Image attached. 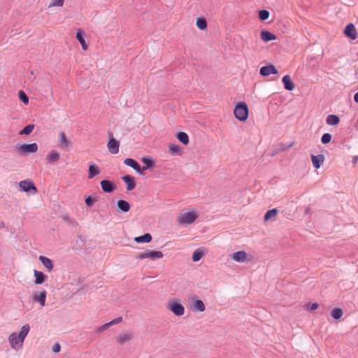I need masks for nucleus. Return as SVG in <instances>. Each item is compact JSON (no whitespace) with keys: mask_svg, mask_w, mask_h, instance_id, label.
Listing matches in <instances>:
<instances>
[{"mask_svg":"<svg viewBox=\"0 0 358 358\" xmlns=\"http://www.w3.org/2000/svg\"><path fill=\"white\" fill-rule=\"evenodd\" d=\"M117 206L120 211L127 213L129 211L131 206L129 203L124 199H120L117 202Z\"/></svg>","mask_w":358,"mask_h":358,"instance_id":"6ab92c4d","label":"nucleus"},{"mask_svg":"<svg viewBox=\"0 0 358 358\" xmlns=\"http://www.w3.org/2000/svg\"><path fill=\"white\" fill-rule=\"evenodd\" d=\"M178 140L184 145H187L189 142V136L184 131H179L176 134Z\"/></svg>","mask_w":358,"mask_h":358,"instance_id":"2f4dec72","label":"nucleus"},{"mask_svg":"<svg viewBox=\"0 0 358 358\" xmlns=\"http://www.w3.org/2000/svg\"><path fill=\"white\" fill-rule=\"evenodd\" d=\"M18 97L24 104L27 105L29 103V97L23 90L18 92Z\"/></svg>","mask_w":358,"mask_h":358,"instance_id":"58836bf2","label":"nucleus"},{"mask_svg":"<svg viewBox=\"0 0 358 358\" xmlns=\"http://www.w3.org/2000/svg\"><path fill=\"white\" fill-rule=\"evenodd\" d=\"M282 82L286 90L292 91L294 89V83L292 82L289 75H285L282 77Z\"/></svg>","mask_w":358,"mask_h":358,"instance_id":"f3484780","label":"nucleus"},{"mask_svg":"<svg viewBox=\"0 0 358 358\" xmlns=\"http://www.w3.org/2000/svg\"><path fill=\"white\" fill-rule=\"evenodd\" d=\"M278 73V71L273 64L264 66L259 69V74L264 77L268 76L271 74H277Z\"/></svg>","mask_w":358,"mask_h":358,"instance_id":"6e6552de","label":"nucleus"},{"mask_svg":"<svg viewBox=\"0 0 358 358\" xmlns=\"http://www.w3.org/2000/svg\"><path fill=\"white\" fill-rule=\"evenodd\" d=\"M20 189L22 192H29L33 191L36 192L37 188L34 183L31 180H24L19 182Z\"/></svg>","mask_w":358,"mask_h":358,"instance_id":"423d86ee","label":"nucleus"},{"mask_svg":"<svg viewBox=\"0 0 358 358\" xmlns=\"http://www.w3.org/2000/svg\"><path fill=\"white\" fill-rule=\"evenodd\" d=\"M30 330V326L29 324H26L23 325L20 331V332L17 334L18 335V339L21 341L22 343L24 342L26 336L29 334Z\"/></svg>","mask_w":358,"mask_h":358,"instance_id":"412c9836","label":"nucleus"},{"mask_svg":"<svg viewBox=\"0 0 358 358\" xmlns=\"http://www.w3.org/2000/svg\"><path fill=\"white\" fill-rule=\"evenodd\" d=\"M269 15H270V13L267 10L263 9V10H260L259 11V14H258L259 18L262 21H265V20H268L269 17Z\"/></svg>","mask_w":358,"mask_h":358,"instance_id":"ea45409f","label":"nucleus"},{"mask_svg":"<svg viewBox=\"0 0 358 358\" xmlns=\"http://www.w3.org/2000/svg\"><path fill=\"white\" fill-rule=\"evenodd\" d=\"M164 256L161 251H154L151 250H145L144 252L139 253L138 257L141 259L149 258L150 259H160Z\"/></svg>","mask_w":358,"mask_h":358,"instance_id":"39448f33","label":"nucleus"},{"mask_svg":"<svg viewBox=\"0 0 358 358\" xmlns=\"http://www.w3.org/2000/svg\"><path fill=\"white\" fill-rule=\"evenodd\" d=\"M122 321V317H117L116 318H115L114 320H111L110 322V325H113V324H118L120 322H121Z\"/></svg>","mask_w":358,"mask_h":358,"instance_id":"49530a36","label":"nucleus"},{"mask_svg":"<svg viewBox=\"0 0 358 358\" xmlns=\"http://www.w3.org/2000/svg\"><path fill=\"white\" fill-rule=\"evenodd\" d=\"M80 45H81V46H82V48H83L84 50H87L88 46H87V43H86V42H85V41H83V43H80Z\"/></svg>","mask_w":358,"mask_h":358,"instance_id":"8fccbe9b","label":"nucleus"},{"mask_svg":"<svg viewBox=\"0 0 358 358\" xmlns=\"http://www.w3.org/2000/svg\"><path fill=\"white\" fill-rule=\"evenodd\" d=\"M278 213V210L276 208H273L271 210H268L264 215V221H268L269 220L274 218L276 217Z\"/></svg>","mask_w":358,"mask_h":358,"instance_id":"72a5a7b5","label":"nucleus"},{"mask_svg":"<svg viewBox=\"0 0 358 358\" xmlns=\"http://www.w3.org/2000/svg\"><path fill=\"white\" fill-rule=\"evenodd\" d=\"M121 178L125 182L127 191H131L136 187V183L134 177L129 175H126L122 176Z\"/></svg>","mask_w":358,"mask_h":358,"instance_id":"f8f14e48","label":"nucleus"},{"mask_svg":"<svg viewBox=\"0 0 358 358\" xmlns=\"http://www.w3.org/2000/svg\"><path fill=\"white\" fill-rule=\"evenodd\" d=\"M357 159H358V157H357V156L354 157V158H353V159H352V162H353L354 163H356V162H357Z\"/></svg>","mask_w":358,"mask_h":358,"instance_id":"864d4df0","label":"nucleus"},{"mask_svg":"<svg viewBox=\"0 0 358 358\" xmlns=\"http://www.w3.org/2000/svg\"><path fill=\"white\" fill-rule=\"evenodd\" d=\"M5 227L4 222L2 221H0V229H3Z\"/></svg>","mask_w":358,"mask_h":358,"instance_id":"603ef678","label":"nucleus"},{"mask_svg":"<svg viewBox=\"0 0 358 358\" xmlns=\"http://www.w3.org/2000/svg\"><path fill=\"white\" fill-rule=\"evenodd\" d=\"M59 141L62 146L65 148H72L71 143L67 139L66 134L64 132H60L59 134Z\"/></svg>","mask_w":358,"mask_h":358,"instance_id":"c85d7f7f","label":"nucleus"},{"mask_svg":"<svg viewBox=\"0 0 358 358\" xmlns=\"http://www.w3.org/2000/svg\"><path fill=\"white\" fill-rule=\"evenodd\" d=\"M141 160L144 164L143 166L141 167V172L143 173L144 171H146L155 166V163L154 160L149 156H144L141 158Z\"/></svg>","mask_w":358,"mask_h":358,"instance_id":"9b49d317","label":"nucleus"},{"mask_svg":"<svg viewBox=\"0 0 358 358\" xmlns=\"http://www.w3.org/2000/svg\"><path fill=\"white\" fill-rule=\"evenodd\" d=\"M318 306H319L318 303H313L310 304L309 310H311V311L315 310H316L318 308Z\"/></svg>","mask_w":358,"mask_h":358,"instance_id":"09e8293b","label":"nucleus"},{"mask_svg":"<svg viewBox=\"0 0 358 358\" xmlns=\"http://www.w3.org/2000/svg\"><path fill=\"white\" fill-rule=\"evenodd\" d=\"M196 24L201 30H205L207 28V21L204 17L197 18Z\"/></svg>","mask_w":358,"mask_h":358,"instance_id":"e433bc0d","label":"nucleus"},{"mask_svg":"<svg viewBox=\"0 0 358 358\" xmlns=\"http://www.w3.org/2000/svg\"><path fill=\"white\" fill-rule=\"evenodd\" d=\"M60 158L59 153L55 150H51L47 155V160L49 163H54L57 162Z\"/></svg>","mask_w":358,"mask_h":358,"instance_id":"cd10ccee","label":"nucleus"},{"mask_svg":"<svg viewBox=\"0 0 358 358\" xmlns=\"http://www.w3.org/2000/svg\"><path fill=\"white\" fill-rule=\"evenodd\" d=\"M231 258L237 262H244L247 259V253L243 250L237 251L231 255Z\"/></svg>","mask_w":358,"mask_h":358,"instance_id":"a211bd4d","label":"nucleus"},{"mask_svg":"<svg viewBox=\"0 0 358 358\" xmlns=\"http://www.w3.org/2000/svg\"><path fill=\"white\" fill-rule=\"evenodd\" d=\"M344 34L350 38L355 40L357 38L356 29L352 23L348 24L344 29Z\"/></svg>","mask_w":358,"mask_h":358,"instance_id":"4468645a","label":"nucleus"},{"mask_svg":"<svg viewBox=\"0 0 358 358\" xmlns=\"http://www.w3.org/2000/svg\"><path fill=\"white\" fill-rule=\"evenodd\" d=\"M62 219L65 221V222H66L67 224H69V225H72V226H76V225H78V223L77 222L73 220V219H71L70 217H69V215H63L62 216Z\"/></svg>","mask_w":358,"mask_h":358,"instance_id":"37998d69","label":"nucleus"},{"mask_svg":"<svg viewBox=\"0 0 358 358\" xmlns=\"http://www.w3.org/2000/svg\"><path fill=\"white\" fill-rule=\"evenodd\" d=\"M339 122L340 118L336 115H329L326 119L327 124L331 126H336L339 123Z\"/></svg>","mask_w":358,"mask_h":358,"instance_id":"7c9ffc66","label":"nucleus"},{"mask_svg":"<svg viewBox=\"0 0 358 358\" xmlns=\"http://www.w3.org/2000/svg\"><path fill=\"white\" fill-rule=\"evenodd\" d=\"M133 338V335L131 333H127L124 334H121L116 337V341L120 344L122 345L130 340H131Z\"/></svg>","mask_w":358,"mask_h":358,"instance_id":"a878e982","label":"nucleus"},{"mask_svg":"<svg viewBox=\"0 0 358 358\" xmlns=\"http://www.w3.org/2000/svg\"><path fill=\"white\" fill-rule=\"evenodd\" d=\"M46 295L47 292L43 289L38 295L34 296L33 299L34 301L39 303L41 306H44L45 305Z\"/></svg>","mask_w":358,"mask_h":358,"instance_id":"4be33fe9","label":"nucleus"},{"mask_svg":"<svg viewBox=\"0 0 358 358\" xmlns=\"http://www.w3.org/2000/svg\"><path fill=\"white\" fill-rule=\"evenodd\" d=\"M357 73H358V68H357Z\"/></svg>","mask_w":358,"mask_h":358,"instance_id":"6e6d98bb","label":"nucleus"},{"mask_svg":"<svg viewBox=\"0 0 358 358\" xmlns=\"http://www.w3.org/2000/svg\"><path fill=\"white\" fill-rule=\"evenodd\" d=\"M205 255L204 251L202 250V248H199L195 250L192 254V261L196 262L199 261Z\"/></svg>","mask_w":358,"mask_h":358,"instance_id":"473e14b6","label":"nucleus"},{"mask_svg":"<svg viewBox=\"0 0 358 358\" xmlns=\"http://www.w3.org/2000/svg\"><path fill=\"white\" fill-rule=\"evenodd\" d=\"M167 308L170 311L177 316H181L185 313L184 306L177 299H172L169 301Z\"/></svg>","mask_w":358,"mask_h":358,"instance_id":"20e7f679","label":"nucleus"},{"mask_svg":"<svg viewBox=\"0 0 358 358\" xmlns=\"http://www.w3.org/2000/svg\"><path fill=\"white\" fill-rule=\"evenodd\" d=\"M293 144H294V143H291L290 145H289L287 146V148H290V147H292V146L293 145Z\"/></svg>","mask_w":358,"mask_h":358,"instance_id":"5fc2aeb1","label":"nucleus"},{"mask_svg":"<svg viewBox=\"0 0 358 358\" xmlns=\"http://www.w3.org/2000/svg\"><path fill=\"white\" fill-rule=\"evenodd\" d=\"M61 350V346L59 343H56L52 346V351L54 352H59Z\"/></svg>","mask_w":358,"mask_h":358,"instance_id":"de8ad7c7","label":"nucleus"},{"mask_svg":"<svg viewBox=\"0 0 358 358\" xmlns=\"http://www.w3.org/2000/svg\"><path fill=\"white\" fill-rule=\"evenodd\" d=\"M38 259L41 261V262L43 264V265L48 269V271H51L53 268V263L52 261L45 256L41 255L38 257Z\"/></svg>","mask_w":358,"mask_h":358,"instance_id":"bb28decb","label":"nucleus"},{"mask_svg":"<svg viewBox=\"0 0 358 358\" xmlns=\"http://www.w3.org/2000/svg\"><path fill=\"white\" fill-rule=\"evenodd\" d=\"M101 172V170L98 165L94 164V162H90L89 163V168H88V178L92 179L94 177L98 176Z\"/></svg>","mask_w":358,"mask_h":358,"instance_id":"ddd939ff","label":"nucleus"},{"mask_svg":"<svg viewBox=\"0 0 358 358\" xmlns=\"http://www.w3.org/2000/svg\"><path fill=\"white\" fill-rule=\"evenodd\" d=\"M124 164L133 168L138 174L143 175V173L141 172V166L135 159L132 158H127L124 159Z\"/></svg>","mask_w":358,"mask_h":358,"instance_id":"9d476101","label":"nucleus"},{"mask_svg":"<svg viewBox=\"0 0 358 358\" xmlns=\"http://www.w3.org/2000/svg\"><path fill=\"white\" fill-rule=\"evenodd\" d=\"M199 215L196 212H187L181 213L177 218V221L180 224L189 225L192 224L198 218Z\"/></svg>","mask_w":358,"mask_h":358,"instance_id":"f03ea898","label":"nucleus"},{"mask_svg":"<svg viewBox=\"0 0 358 358\" xmlns=\"http://www.w3.org/2000/svg\"><path fill=\"white\" fill-rule=\"evenodd\" d=\"M110 326L111 325H110V322H107V323L104 324L103 325L98 327L96 329V332H101V331L106 330V329H108V327H110Z\"/></svg>","mask_w":358,"mask_h":358,"instance_id":"a18cd8bd","label":"nucleus"},{"mask_svg":"<svg viewBox=\"0 0 358 358\" xmlns=\"http://www.w3.org/2000/svg\"><path fill=\"white\" fill-rule=\"evenodd\" d=\"M34 124H27L26 125L20 132L19 134L20 135H29L30 134L32 131L34 130Z\"/></svg>","mask_w":358,"mask_h":358,"instance_id":"4c0bfd02","label":"nucleus"},{"mask_svg":"<svg viewBox=\"0 0 358 358\" xmlns=\"http://www.w3.org/2000/svg\"><path fill=\"white\" fill-rule=\"evenodd\" d=\"M192 309L194 312H203L205 310L206 306L203 301L196 299L194 301Z\"/></svg>","mask_w":358,"mask_h":358,"instance_id":"5701e85b","label":"nucleus"},{"mask_svg":"<svg viewBox=\"0 0 358 358\" xmlns=\"http://www.w3.org/2000/svg\"><path fill=\"white\" fill-rule=\"evenodd\" d=\"M332 136L329 133H325L322 136L321 142L323 144H327L331 141Z\"/></svg>","mask_w":358,"mask_h":358,"instance_id":"79ce46f5","label":"nucleus"},{"mask_svg":"<svg viewBox=\"0 0 358 358\" xmlns=\"http://www.w3.org/2000/svg\"><path fill=\"white\" fill-rule=\"evenodd\" d=\"M325 157L323 155L320 154L317 155H311V160L314 168L319 169L324 163Z\"/></svg>","mask_w":358,"mask_h":358,"instance_id":"2eb2a0df","label":"nucleus"},{"mask_svg":"<svg viewBox=\"0 0 358 358\" xmlns=\"http://www.w3.org/2000/svg\"><path fill=\"white\" fill-rule=\"evenodd\" d=\"M169 150L170 154L173 156H180L182 154L180 147L176 144L170 143Z\"/></svg>","mask_w":358,"mask_h":358,"instance_id":"b1692460","label":"nucleus"},{"mask_svg":"<svg viewBox=\"0 0 358 358\" xmlns=\"http://www.w3.org/2000/svg\"><path fill=\"white\" fill-rule=\"evenodd\" d=\"M260 36L262 40L264 42H269L276 39L275 34L266 30H262L260 33Z\"/></svg>","mask_w":358,"mask_h":358,"instance_id":"aec40b11","label":"nucleus"},{"mask_svg":"<svg viewBox=\"0 0 358 358\" xmlns=\"http://www.w3.org/2000/svg\"><path fill=\"white\" fill-rule=\"evenodd\" d=\"M15 149L20 154L28 155L36 152L38 150V145L36 143L30 144H21L19 143L15 145Z\"/></svg>","mask_w":358,"mask_h":358,"instance_id":"7ed1b4c3","label":"nucleus"},{"mask_svg":"<svg viewBox=\"0 0 358 358\" xmlns=\"http://www.w3.org/2000/svg\"><path fill=\"white\" fill-rule=\"evenodd\" d=\"M134 241L138 243H150L152 241V236L150 234L146 233L142 236L136 237Z\"/></svg>","mask_w":358,"mask_h":358,"instance_id":"c756f323","label":"nucleus"},{"mask_svg":"<svg viewBox=\"0 0 358 358\" xmlns=\"http://www.w3.org/2000/svg\"><path fill=\"white\" fill-rule=\"evenodd\" d=\"M96 201V196L93 194L88 195L85 199V203L88 207H92Z\"/></svg>","mask_w":358,"mask_h":358,"instance_id":"f704fd0d","label":"nucleus"},{"mask_svg":"<svg viewBox=\"0 0 358 358\" xmlns=\"http://www.w3.org/2000/svg\"><path fill=\"white\" fill-rule=\"evenodd\" d=\"M100 185L103 192L111 193L116 189V185L114 182L109 180H102L100 182Z\"/></svg>","mask_w":358,"mask_h":358,"instance_id":"0eeeda50","label":"nucleus"},{"mask_svg":"<svg viewBox=\"0 0 358 358\" xmlns=\"http://www.w3.org/2000/svg\"><path fill=\"white\" fill-rule=\"evenodd\" d=\"M35 283L36 285H41L45 282L48 276L43 272L34 270Z\"/></svg>","mask_w":358,"mask_h":358,"instance_id":"393cba45","label":"nucleus"},{"mask_svg":"<svg viewBox=\"0 0 358 358\" xmlns=\"http://www.w3.org/2000/svg\"><path fill=\"white\" fill-rule=\"evenodd\" d=\"M9 343L13 349H16L17 345H20V348H22L23 345V343L21 342L18 339V335L17 333H12L8 338Z\"/></svg>","mask_w":358,"mask_h":358,"instance_id":"dca6fc26","label":"nucleus"},{"mask_svg":"<svg viewBox=\"0 0 358 358\" xmlns=\"http://www.w3.org/2000/svg\"><path fill=\"white\" fill-rule=\"evenodd\" d=\"M64 0H54L50 6H62L64 5Z\"/></svg>","mask_w":358,"mask_h":358,"instance_id":"c03bdc74","label":"nucleus"},{"mask_svg":"<svg viewBox=\"0 0 358 358\" xmlns=\"http://www.w3.org/2000/svg\"><path fill=\"white\" fill-rule=\"evenodd\" d=\"M107 146L109 152L111 154L115 155L119 152L120 142L113 137H111L109 139Z\"/></svg>","mask_w":358,"mask_h":358,"instance_id":"1a4fd4ad","label":"nucleus"},{"mask_svg":"<svg viewBox=\"0 0 358 358\" xmlns=\"http://www.w3.org/2000/svg\"><path fill=\"white\" fill-rule=\"evenodd\" d=\"M85 31L81 29H78L76 32V38L79 41L80 43H83V41H85Z\"/></svg>","mask_w":358,"mask_h":358,"instance_id":"a19ab883","label":"nucleus"},{"mask_svg":"<svg viewBox=\"0 0 358 358\" xmlns=\"http://www.w3.org/2000/svg\"><path fill=\"white\" fill-rule=\"evenodd\" d=\"M343 315V310L340 308H335L331 312V316L335 320H339Z\"/></svg>","mask_w":358,"mask_h":358,"instance_id":"c9c22d12","label":"nucleus"},{"mask_svg":"<svg viewBox=\"0 0 358 358\" xmlns=\"http://www.w3.org/2000/svg\"><path fill=\"white\" fill-rule=\"evenodd\" d=\"M235 117L240 121L244 122L248 117V108L245 102H238L234 111Z\"/></svg>","mask_w":358,"mask_h":358,"instance_id":"f257e3e1","label":"nucleus"},{"mask_svg":"<svg viewBox=\"0 0 358 358\" xmlns=\"http://www.w3.org/2000/svg\"><path fill=\"white\" fill-rule=\"evenodd\" d=\"M354 101L355 103H358V92L354 95Z\"/></svg>","mask_w":358,"mask_h":358,"instance_id":"3c124183","label":"nucleus"}]
</instances>
